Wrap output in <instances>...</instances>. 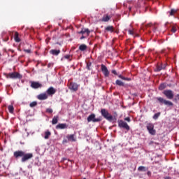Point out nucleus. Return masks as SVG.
I'll use <instances>...</instances> for the list:
<instances>
[{"instance_id": "obj_1", "label": "nucleus", "mask_w": 179, "mask_h": 179, "mask_svg": "<svg viewBox=\"0 0 179 179\" xmlns=\"http://www.w3.org/2000/svg\"><path fill=\"white\" fill-rule=\"evenodd\" d=\"M13 156L15 159L21 158L22 163H25V162H28L30 159H33V153H26L22 150H17L13 152Z\"/></svg>"}, {"instance_id": "obj_2", "label": "nucleus", "mask_w": 179, "mask_h": 179, "mask_svg": "<svg viewBox=\"0 0 179 179\" xmlns=\"http://www.w3.org/2000/svg\"><path fill=\"white\" fill-rule=\"evenodd\" d=\"M101 114L102 117H103V118H105L110 122L113 121H115L117 120L115 117H113V115H111V114H110V113H108V110H107L106 109H104V108L101 109Z\"/></svg>"}, {"instance_id": "obj_3", "label": "nucleus", "mask_w": 179, "mask_h": 179, "mask_svg": "<svg viewBox=\"0 0 179 179\" xmlns=\"http://www.w3.org/2000/svg\"><path fill=\"white\" fill-rule=\"evenodd\" d=\"M7 79H22V76L17 72H13L10 73H4Z\"/></svg>"}, {"instance_id": "obj_4", "label": "nucleus", "mask_w": 179, "mask_h": 179, "mask_svg": "<svg viewBox=\"0 0 179 179\" xmlns=\"http://www.w3.org/2000/svg\"><path fill=\"white\" fill-rule=\"evenodd\" d=\"M157 101L159 103V104H164L165 106H167L168 107H173L174 106V103L170 101H167L162 97H157L156 98Z\"/></svg>"}, {"instance_id": "obj_5", "label": "nucleus", "mask_w": 179, "mask_h": 179, "mask_svg": "<svg viewBox=\"0 0 179 179\" xmlns=\"http://www.w3.org/2000/svg\"><path fill=\"white\" fill-rule=\"evenodd\" d=\"M87 120L88 122H100V121H101V118H96V115L94 113L90 115Z\"/></svg>"}, {"instance_id": "obj_6", "label": "nucleus", "mask_w": 179, "mask_h": 179, "mask_svg": "<svg viewBox=\"0 0 179 179\" xmlns=\"http://www.w3.org/2000/svg\"><path fill=\"white\" fill-rule=\"evenodd\" d=\"M163 94H164V96L169 100H173L174 99V92L171 90H164Z\"/></svg>"}, {"instance_id": "obj_7", "label": "nucleus", "mask_w": 179, "mask_h": 179, "mask_svg": "<svg viewBox=\"0 0 179 179\" xmlns=\"http://www.w3.org/2000/svg\"><path fill=\"white\" fill-rule=\"evenodd\" d=\"M146 128L150 135H156V130L155 129L153 123H148Z\"/></svg>"}, {"instance_id": "obj_8", "label": "nucleus", "mask_w": 179, "mask_h": 179, "mask_svg": "<svg viewBox=\"0 0 179 179\" xmlns=\"http://www.w3.org/2000/svg\"><path fill=\"white\" fill-rule=\"evenodd\" d=\"M117 124L120 128H123L124 129H127V131H129L130 129L129 126L127 122H124V120H118Z\"/></svg>"}, {"instance_id": "obj_9", "label": "nucleus", "mask_w": 179, "mask_h": 179, "mask_svg": "<svg viewBox=\"0 0 179 179\" xmlns=\"http://www.w3.org/2000/svg\"><path fill=\"white\" fill-rule=\"evenodd\" d=\"M31 87H32V89H40V87H43V85L40 84L38 82L31 81Z\"/></svg>"}, {"instance_id": "obj_10", "label": "nucleus", "mask_w": 179, "mask_h": 179, "mask_svg": "<svg viewBox=\"0 0 179 179\" xmlns=\"http://www.w3.org/2000/svg\"><path fill=\"white\" fill-rule=\"evenodd\" d=\"M101 71L103 73V75L107 78L110 76V71H108V69H107V66L102 64L101 65Z\"/></svg>"}, {"instance_id": "obj_11", "label": "nucleus", "mask_w": 179, "mask_h": 179, "mask_svg": "<svg viewBox=\"0 0 179 179\" xmlns=\"http://www.w3.org/2000/svg\"><path fill=\"white\" fill-rule=\"evenodd\" d=\"M46 93L48 96H54V94H55V93H57V90H55V88H54L53 87H50L46 91Z\"/></svg>"}, {"instance_id": "obj_12", "label": "nucleus", "mask_w": 179, "mask_h": 179, "mask_svg": "<svg viewBox=\"0 0 179 179\" xmlns=\"http://www.w3.org/2000/svg\"><path fill=\"white\" fill-rule=\"evenodd\" d=\"M78 85L75 83H71L69 84V89L73 90V92H76L78 90Z\"/></svg>"}, {"instance_id": "obj_13", "label": "nucleus", "mask_w": 179, "mask_h": 179, "mask_svg": "<svg viewBox=\"0 0 179 179\" xmlns=\"http://www.w3.org/2000/svg\"><path fill=\"white\" fill-rule=\"evenodd\" d=\"M78 33H79V34H86V36L89 37V35L90 34V30H89V29H83Z\"/></svg>"}, {"instance_id": "obj_14", "label": "nucleus", "mask_w": 179, "mask_h": 179, "mask_svg": "<svg viewBox=\"0 0 179 179\" xmlns=\"http://www.w3.org/2000/svg\"><path fill=\"white\" fill-rule=\"evenodd\" d=\"M66 128H68L66 124H59L56 126L57 129H65Z\"/></svg>"}, {"instance_id": "obj_15", "label": "nucleus", "mask_w": 179, "mask_h": 179, "mask_svg": "<svg viewBox=\"0 0 179 179\" xmlns=\"http://www.w3.org/2000/svg\"><path fill=\"white\" fill-rule=\"evenodd\" d=\"M156 24H156V23H155V24L149 23V24H148L146 25V27H147V28H148V27H152V30H153L154 31H156V30H157V27L156 26Z\"/></svg>"}, {"instance_id": "obj_16", "label": "nucleus", "mask_w": 179, "mask_h": 179, "mask_svg": "<svg viewBox=\"0 0 179 179\" xmlns=\"http://www.w3.org/2000/svg\"><path fill=\"white\" fill-rule=\"evenodd\" d=\"M178 12V10L173 8L168 13H169V16H174V15H177Z\"/></svg>"}, {"instance_id": "obj_17", "label": "nucleus", "mask_w": 179, "mask_h": 179, "mask_svg": "<svg viewBox=\"0 0 179 179\" xmlns=\"http://www.w3.org/2000/svg\"><path fill=\"white\" fill-rule=\"evenodd\" d=\"M67 139L70 141V142H76V139H75V136H73V134H71V135H68L66 136Z\"/></svg>"}, {"instance_id": "obj_18", "label": "nucleus", "mask_w": 179, "mask_h": 179, "mask_svg": "<svg viewBox=\"0 0 179 179\" xmlns=\"http://www.w3.org/2000/svg\"><path fill=\"white\" fill-rule=\"evenodd\" d=\"M14 40L16 43H20V38H19V33L17 32L15 33Z\"/></svg>"}, {"instance_id": "obj_19", "label": "nucleus", "mask_w": 179, "mask_h": 179, "mask_svg": "<svg viewBox=\"0 0 179 179\" xmlns=\"http://www.w3.org/2000/svg\"><path fill=\"white\" fill-rule=\"evenodd\" d=\"M105 31H110V33L114 32V27L108 26L105 28Z\"/></svg>"}, {"instance_id": "obj_20", "label": "nucleus", "mask_w": 179, "mask_h": 179, "mask_svg": "<svg viewBox=\"0 0 179 179\" xmlns=\"http://www.w3.org/2000/svg\"><path fill=\"white\" fill-rule=\"evenodd\" d=\"M50 52L52 55H58L59 54V52H61V50H51L50 51Z\"/></svg>"}, {"instance_id": "obj_21", "label": "nucleus", "mask_w": 179, "mask_h": 179, "mask_svg": "<svg viewBox=\"0 0 179 179\" xmlns=\"http://www.w3.org/2000/svg\"><path fill=\"white\" fill-rule=\"evenodd\" d=\"M38 100H45V93L40 94L37 96Z\"/></svg>"}, {"instance_id": "obj_22", "label": "nucleus", "mask_w": 179, "mask_h": 179, "mask_svg": "<svg viewBox=\"0 0 179 179\" xmlns=\"http://www.w3.org/2000/svg\"><path fill=\"white\" fill-rule=\"evenodd\" d=\"M87 50V46L85 44H82L79 46L80 51H86Z\"/></svg>"}, {"instance_id": "obj_23", "label": "nucleus", "mask_w": 179, "mask_h": 179, "mask_svg": "<svg viewBox=\"0 0 179 179\" xmlns=\"http://www.w3.org/2000/svg\"><path fill=\"white\" fill-rule=\"evenodd\" d=\"M110 19H111V17L110 16H108V15H105L102 17V22H108V20H110Z\"/></svg>"}, {"instance_id": "obj_24", "label": "nucleus", "mask_w": 179, "mask_h": 179, "mask_svg": "<svg viewBox=\"0 0 179 179\" xmlns=\"http://www.w3.org/2000/svg\"><path fill=\"white\" fill-rule=\"evenodd\" d=\"M52 124L55 125V124H58V116H55L52 119Z\"/></svg>"}, {"instance_id": "obj_25", "label": "nucleus", "mask_w": 179, "mask_h": 179, "mask_svg": "<svg viewBox=\"0 0 179 179\" xmlns=\"http://www.w3.org/2000/svg\"><path fill=\"white\" fill-rule=\"evenodd\" d=\"M8 108L9 113H10V114H13V111L15 110V108H13V106L10 105L8 106Z\"/></svg>"}, {"instance_id": "obj_26", "label": "nucleus", "mask_w": 179, "mask_h": 179, "mask_svg": "<svg viewBox=\"0 0 179 179\" xmlns=\"http://www.w3.org/2000/svg\"><path fill=\"white\" fill-rule=\"evenodd\" d=\"M116 85H117V86H125V84L120 80H116Z\"/></svg>"}, {"instance_id": "obj_27", "label": "nucleus", "mask_w": 179, "mask_h": 179, "mask_svg": "<svg viewBox=\"0 0 179 179\" xmlns=\"http://www.w3.org/2000/svg\"><path fill=\"white\" fill-rule=\"evenodd\" d=\"M138 170V171H148V169L145 166H139Z\"/></svg>"}, {"instance_id": "obj_28", "label": "nucleus", "mask_w": 179, "mask_h": 179, "mask_svg": "<svg viewBox=\"0 0 179 179\" xmlns=\"http://www.w3.org/2000/svg\"><path fill=\"white\" fill-rule=\"evenodd\" d=\"M118 78H120V79H122V80H128V81L131 80V78H125V77L122 76V75H119Z\"/></svg>"}, {"instance_id": "obj_29", "label": "nucleus", "mask_w": 179, "mask_h": 179, "mask_svg": "<svg viewBox=\"0 0 179 179\" xmlns=\"http://www.w3.org/2000/svg\"><path fill=\"white\" fill-rule=\"evenodd\" d=\"M164 68H166V65H161V66H158L157 67V71H158V72H159V71H162V69H164Z\"/></svg>"}, {"instance_id": "obj_30", "label": "nucleus", "mask_w": 179, "mask_h": 179, "mask_svg": "<svg viewBox=\"0 0 179 179\" xmlns=\"http://www.w3.org/2000/svg\"><path fill=\"white\" fill-rule=\"evenodd\" d=\"M166 87V84L162 83L159 87V90H164V88Z\"/></svg>"}, {"instance_id": "obj_31", "label": "nucleus", "mask_w": 179, "mask_h": 179, "mask_svg": "<svg viewBox=\"0 0 179 179\" xmlns=\"http://www.w3.org/2000/svg\"><path fill=\"white\" fill-rule=\"evenodd\" d=\"M171 31L172 33H176V31H177V26H176V25L172 26Z\"/></svg>"}, {"instance_id": "obj_32", "label": "nucleus", "mask_w": 179, "mask_h": 179, "mask_svg": "<svg viewBox=\"0 0 179 179\" xmlns=\"http://www.w3.org/2000/svg\"><path fill=\"white\" fill-rule=\"evenodd\" d=\"M50 136H51V132H50L49 131H47L45 132V139H48V138H50Z\"/></svg>"}, {"instance_id": "obj_33", "label": "nucleus", "mask_w": 179, "mask_h": 179, "mask_svg": "<svg viewBox=\"0 0 179 179\" xmlns=\"http://www.w3.org/2000/svg\"><path fill=\"white\" fill-rule=\"evenodd\" d=\"M36 106H37V101H33L29 104V107H36Z\"/></svg>"}, {"instance_id": "obj_34", "label": "nucleus", "mask_w": 179, "mask_h": 179, "mask_svg": "<svg viewBox=\"0 0 179 179\" xmlns=\"http://www.w3.org/2000/svg\"><path fill=\"white\" fill-rule=\"evenodd\" d=\"M160 112H159V113H155V115H154V116H153V118L155 119V120H157V118H159V117H160Z\"/></svg>"}, {"instance_id": "obj_35", "label": "nucleus", "mask_w": 179, "mask_h": 179, "mask_svg": "<svg viewBox=\"0 0 179 179\" xmlns=\"http://www.w3.org/2000/svg\"><path fill=\"white\" fill-rule=\"evenodd\" d=\"M46 113H48L49 114H52V108L46 109Z\"/></svg>"}, {"instance_id": "obj_36", "label": "nucleus", "mask_w": 179, "mask_h": 179, "mask_svg": "<svg viewBox=\"0 0 179 179\" xmlns=\"http://www.w3.org/2000/svg\"><path fill=\"white\" fill-rule=\"evenodd\" d=\"M24 52H27V54H30V52H31V50L30 49H24Z\"/></svg>"}, {"instance_id": "obj_37", "label": "nucleus", "mask_w": 179, "mask_h": 179, "mask_svg": "<svg viewBox=\"0 0 179 179\" xmlns=\"http://www.w3.org/2000/svg\"><path fill=\"white\" fill-rule=\"evenodd\" d=\"M129 34L131 36H135V32L131 29L129 30Z\"/></svg>"}, {"instance_id": "obj_38", "label": "nucleus", "mask_w": 179, "mask_h": 179, "mask_svg": "<svg viewBox=\"0 0 179 179\" xmlns=\"http://www.w3.org/2000/svg\"><path fill=\"white\" fill-rule=\"evenodd\" d=\"M124 120L127 121V122H131V118H129V117L124 118Z\"/></svg>"}, {"instance_id": "obj_39", "label": "nucleus", "mask_w": 179, "mask_h": 179, "mask_svg": "<svg viewBox=\"0 0 179 179\" xmlns=\"http://www.w3.org/2000/svg\"><path fill=\"white\" fill-rule=\"evenodd\" d=\"M54 64L50 63L48 64V68H51V66H53Z\"/></svg>"}, {"instance_id": "obj_40", "label": "nucleus", "mask_w": 179, "mask_h": 179, "mask_svg": "<svg viewBox=\"0 0 179 179\" xmlns=\"http://www.w3.org/2000/svg\"><path fill=\"white\" fill-rule=\"evenodd\" d=\"M64 58H66V59H69V58H71V55H66L64 56Z\"/></svg>"}, {"instance_id": "obj_41", "label": "nucleus", "mask_w": 179, "mask_h": 179, "mask_svg": "<svg viewBox=\"0 0 179 179\" xmlns=\"http://www.w3.org/2000/svg\"><path fill=\"white\" fill-rule=\"evenodd\" d=\"M112 73H113V75H117V71H115V70H112Z\"/></svg>"}, {"instance_id": "obj_42", "label": "nucleus", "mask_w": 179, "mask_h": 179, "mask_svg": "<svg viewBox=\"0 0 179 179\" xmlns=\"http://www.w3.org/2000/svg\"><path fill=\"white\" fill-rule=\"evenodd\" d=\"M90 65H92V64H87V69H90Z\"/></svg>"}, {"instance_id": "obj_43", "label": "nucleus", "mask_w": 179, "mask_h": 179, "mask_svg": "<svg viewBox=\"0 0 179 179\" xmlns=\"http://www.w3.org/2000/svg\"><path fill=\"white\" fill-rule=\"evenodd\" d=\"M86 37H87L86 36H85L83 35V36L80 37V40H83V38H86Z\"/></svg>"}, {"instance_id": "obj_44", "label": "nucleus", "mask_w": 179, "mask_h": 179, "mask_svg": "<svg viewBox=\"0 0 179 179\" xmlns=\"http://www.w3.org/2000/svg\"><path fill=\"white\" fill-rule=\"evenodd\" d=\"M164 179H171V177H170V176H166V177H164Z\"/></svg>"}, {"instance_id": "obj_45", "label": "nucleus", "mask_w": 179, "mask_h": 179, "mask_svg": "<svg viewBox=\"0 0 179 179\" xmlns=\"http://www.w3.org/2000/svg\"><path fill=\"white\" fill-rule=\"evenodd\" d=\"M131 9H132V8H131V6H129V12H131Z\"/></svg>"}, {"instance_id": "obj_46", "label": "nucleus", "mask_w": 179, "mask_h": 179, "mask_svg": "<svg viewBox=\"0 0 179 179\" xmlns=\"http://www.w3.org/2000/svg\"><path fill=\"white\" fill-rule=\"evenodd\" d=\"M63 142H64V143H66L67 141H66V140H64Z\"/></svg>"}, {"instance_id": "obj_47", "label": "nucleus", "mask_w": 179, "mask_h": 179, "mask_svg": "<svg viewBox=\"0 0 179 179\" xmlns=\"http://www.w3.org/2000/svg\"><path fill=\"white\" fill-rule=\"evenodd\" d=\"M148 176L150 175V171L148 172Z\"/></svg>"}, {"instance_id": "obj_48", "label": "nucleus", "mask_w": 179, "mask_h": 179, "mask_svg": "<svg viewBox=\"0 0 179 179\" xmlns=\"http://www.w3.org/2000/svg\"><path fill=\"white\" fill-rule=\"evenodd\" d=\"M165 26H167V23L165 24Z\"/></svg>"}, {"instance_id": "obj_49", "label": "nucleus", "mask_w": 179, "mask_h": 179, "mask_svg": "<svg viewBox=\"0 0 179 179\" xmlns=\"http://www.w3.org/2000/svg\"><path fill=\"white\" fill-rule=\"evenodd\" d=\"M63 160H66V159H63Z\"/></svg>"}, {"instance_id": "obj_50", "label": "nucleus", "mask_w": 179, "mask_h": 179, "mask_svg": "<svg viewBox=\"0 0 179 179\" xmlns=\"http://www.w3.org/2000/svg\"><path fill=\"white\" fill-rule=\"evenodd\" d=\"M45 99H47V96H45Z\"/></svg>"}, {"instance_id": "obj_51", "label": "nucleus", "mask_w": 179, "mask_h": 179, "mask_svg": "<svg viewBox=\"0 0 179 179\" xmlns=\"http://www.w3.org/2000/svg\"><path fill=\"white\" fill-rule=\"evenodd\" d=\"M124 6H125V4H124Z\"/></svg>"}, {"instance_id": "obj_52", "label": "nucleus", "mask_w": 179, "mask_h": 179, "mask_svg": "<svg viewBox=\"0 0 179 179\" xmlns=\"http://www.w3.org/2000/svg\"><path fill=\"white\" fill-rule=\"evenodd\" d=\"M0 57H1V53H0Z\"/></svg>"}, {"instance_id": "obj_53", "label": "nucleus", "mask_w": 179, "mask_h": 179, "mask_svg": "<svg viewBox=\"0 0 179 179\" xmlns=\"http://www.w3.org/2000/svg\"><path fill=\"white\" fill-rule=\"evenodd\" d=\"M0 169H1V166H0Z\"/></svg>"}]
</instances>
